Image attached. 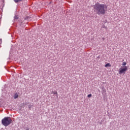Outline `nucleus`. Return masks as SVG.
Here are the masks:
<instances>
[{
  "mask_svg": "<svg viewBox=\"0 0 130 130\" xmlns=\"http://www.w3.org/2000/svg\"><path fill=\"white\" fill-rule=\"evenodd\" d=\"M88 98H91V97H92V94H89L87 95Z\"/></svg>",
  "mask_w": 130,
  "mask_h": 130,
  "instance_id": "7",
  "label": "nucleus"
},
{
  "mask_svg": "<svg viewBox=\"0 0 130 130\" xmlns=\"http://www.w3.org/2000/svg\"><path fill=\"white\" fill-rule=\"evenodd\" d=\"M15 3H19L20 2H22V0H14Z\"/></svg>",
  "mask_w": 130,
  "mask_h": 130,
  "instance_id": "6",
  "label": "nucleus"
},
{
  "mask_svg": "<svg viewBox=\"0 0 130 130\" xmlns=\"http://www.w3.org/2000/svg\"><path fill=\"white\" fill-rule=\"evenodd\" d=\"M18 97H19V94H18V93H16L14 94V99H17V98H18Z\"/></svg>",
  "mask_w": 130,
  "mask_h": 130,
  "instance_id": "4",
  "label": "nucleus"
},
{
  "mask_svg": "<svg viewBox=\"0 0 130 130\" xmlns=\"http://www.w3.org/2000/svg\"><path fill=\"white\" fill-rule=\"evenodd\" d=\"M122 66H126V62H123L122 64Z\"/></svg>",
  "mask_w": 130,
  "mask_h": 130,
  "instance_id": "9",
  "label": "nucleus"
},
{
  "mask_svg": "<svg viewBox=\"0 0 130 130\" xmlns=\"http://www.w3.org/2000/svg\"><path fill=\"white\" fill-rule=\"evenodd\" d=\"M93 9L94 12L98 15H105L107 11V6L105 4L96 3L94 5Z\"/></svg>",
  "mask_w": 130,
  "mask_h": 130,
  "instance_id": "1",
  "label": "nucleus"
},
{
  "mask_svg": "<svg viewBox=\"0 0 130 130\" xmlns=\"http://www.w3.org/2000/svg\"><path fill=\"white\" fill-rule=\"evenodd\" d=\"M18 17L17 16H15L14 17V19H15V20L18 19Z\"/></svg>",
  "mask_w": 130,
  "mask_h": 130,
  "instance_id": "10",
  "label": "nucleus"
},
{
  "mask_svg": "<svg viewBox=\"0 0 130 130\" xmlns=\"http://www.w3.org/2000/svg\"><path fill=\"white\" fill-rule=\"evenodd\" d=\"M12 122H13V120L10 117H6L2 120V124L4 125V126H8V125H10Z\"/></svg>",
  "mask_w": 130,
  "mask_h": 130,
  "instance_id": "2",
  "label": "nucleus"
},
{
  "mask_svg": "<svg viewBox=\"0 0 130 130\" xmlns=\"http://www.w3.org/2000/svg\"><path fill=\"white\" fill-rule=\"evenodd\" d=\"M52 93H53V94H57V91H52Z\"/></svg>",
  "mask_w": 130,
  "mask_h": 130,
  "instance_id": "8",
  "label": "nucleus"
},
{
  "mask_svg": "<svg viewBox=\"0 0 130 130\" xmlns=\"http://www.w3.org/2000/svg\"><path fill=\"white\" fill-rule=\"evenodd\" d=\"M127 71V67L125 66L123 68H121L119 69V75H122V74H125V72Z\"/></svg>",
  "mask_w": 130,
  "mask_h": 130,
  "instance_id": "3",
  "label": "nucleus"
},
{
  "mask_svg": "<svg viewBox=\"0 0 130 130\" xmlns=\"http://www.w3.org/2000/svg\"><path fill=\"white\" fill-rule=\"evenodd\" d=\"M105 68H110V67H111V64H110V63H108L105 66Z\"/></svg>",
  "mask_w": 130,
  "mask_h": 130,
  "instance_id": "5",
  "label": "nucleus"
}]
</instances>
